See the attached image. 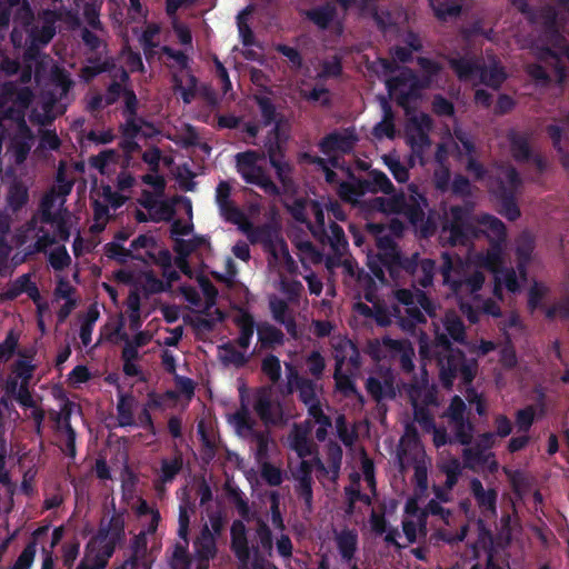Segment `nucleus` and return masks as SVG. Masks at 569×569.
Returning <instances> with one entry per match:
<instances>
[{
	"label": "nucleus",
	"instance_id": "obj_21",
	"mask_svg": "<svg viewBox=\"0 0 569 569\" xmlns=\"http://www.w3.org/2000/svg\"><path fill=\"white\" fill-rule=\"evenodd\" d=\"M127 199L128 196L117 194V192H113L110 187H103L101 196L94 199L93 202L94 223L92 224L91 229L93 231L102 230L109 219L108 207L111 206L116 209L120 207Z\"/></svg>",
	"mask_w": 569,
	"mask_h": 569
},
{
	"label": "nucleus",
	"instance_id": "obj_11",
	"mask_svg": "<svg viewBox=\"0 0 569 569\" xmlns=\"http://www.w3.org/2000/svg\"><path fill=\"white\" fill-rule=\"evenodd\" d=\"M261 114L267 123L274 122L271 137L264 143L271 166L277 170L279 179L284 183L288 177L289 167L279 158L282 144L289 138L290 126L287 119L276 113L270 93H262L256 97Z\"/></svg>",
	"mask_w": 569,
	"mask_h": 569
},
{
	"label": "nucleus",
	"instance_id": "obj_19",
	"mask_svg": "<svg viewBox=\"0 0 569 569\" xmlns=\"http://www.w3.org/2000/svg\"><path fill=\"white\" fill-rule=\"evenodd\" d=\"M191 230L192 224L189 221H176L172 224V233L177 237L176 249L179 253V257L176 259V264L186 274H190V270L187 267L184 257L191 253L197 247L206 244V239L203 238H189Z\"/></svg>",
	"mask_w": 569,
	"mask_h": 569
},
{
	"label": "nucleus",
	"instance_id": "obj_28",
	"mask_svg": "<svg viewBox=\"0 0 569 569\" xmlns=\"http://www.w3.org/2000/svg\"><path fill=\"white\" fill-rule=\"evenodd\" d=\"M453 150H457L460 157H462L463 154L469 157L472 151V143L469 137L460 129L455 130V139L452 137H449L448 141H443L441 143L437 152L438 160L442 161L445 157L443 154L451 152Z\"/></svg>",
	"mask_w": 569,
	"mask_h": 569
},
{
	"label": "nucleus",
	"instance_id": "obj_23",
	"mask_svg": "<svg viewBox=\"0 0 569 569\" xmlns=\"http://www.w3.org/2000/svg\"><path fill=\"white\" fill-rule=\"evenodd\" d=\"M489 188L501 198H506L519 184L520 180L512 168H495L490 171Z\"/></svg>",
	"mask_w": 569,
	"mask_h": 569
},
{
	"label": "nucleus",
	"instance_id": "obj_43",
	"mask_svg": "<svg viewBox=\"0 0 569 569\" xmlns=\"http://www.w3.org/2000/svg\"><path fill=\"white\" fill-rule=\"evenodd\" d=\"M307 16L319 28L325 29L333 20L335 9L331 6L326 4V6L309 10L307 12Z\"/></svg>",
	"mask_w": 569,
	"mask_h": 569
},
{
	"label": "nucleus",
	"instance_id": "obj_27",
	"mask_svg": "<svg viewBox=\"0 0 569 569\" xmlns=\"http://www.w3.org/2000/svg\"><path fill=\"white\" fill-rule=\"evenodd\" d=\"M211 526L212 531L208 527H204L201 536L194 542L196 552L203 560H209L216 553L214 535L220 531V519H213Z\"/></svg>",
	"mask_w": 569,
	"mask_h": 569
},
{
	"label": "nucleus",
	"instance_id": "obj_18",
	"mask_svg": "<svg viewBox=\"0 0 569 569\" xmlns=\"http://www.w3.org/2000/svg\"><path fill=\"white\" fill-rule=\"evenodd\" d=\"M397 299L399 301V306L396 308L397 317L402 318V315L406 313L408 316L409 321H423V312L431 315V302L427 299V297L417 290L416 292H411L409 290H399L397 291Z\"/></svg>",
	"mask_w": 569,
	"mask_h": 569
},
{
	"label": "nucleus",
	"instance_id": "obj_12",
	"mask_svg": "<svg viewBox=\"0 0 569 569\" xmlns=\"http://www.w3.org/2000/svg\"><path fill=\"white\" fill-rule=\"evenodd\" d=\"M410 203H405L403 198H376L372 207L385 213H403L415 227L416 231L421 236L427 237L435 229L433 222L428 217L425 220L423 207H426L425 199L410 187Z\"/></svg>",
	"mask_w": 569,
	"mask_h": 569
},
{
	"label": "nucleus",
	"instance_id": "obj_62",
	"mask_svg": "<svg viewBox=\"0 0 569 569\" xmlns=\"http://www.w3.org/2000/svg\"><path fill=\"white\" fill-rule=\"evenodd\" d=\"M101 31L102 30H99V32ZM97 32L98 30H89L87 28L82 30L83 42L90 50L93 51H99L100 48H102V41Z\"/></svg>",
	"mask_w": 569,
	"mask_h": 569
},
{
	"label": "nucleus",
	"instance_id": "obj_9",
	"mask_svg": "<svg viewBox=\"0 0 569 569\" xmlns=\"http://www.w3.org/2000/svg\"><path fill=\"white\" fill-rule=\"evenodd\" d=\"M476 222L480 227V232L485 233L491 242L505 238V226L499 219L486 214L476 220L468 209L452 208L450 224L443 227L441 239L453 246L465 244L477 234Z\"/></svg>",
	"mask_w": 569,
	"mask_h": 569
},
{
	"label": "nucleus",
	"instance_id": "obj_52",
	"mask_svg": "<svg viewBox=\"0 0 569 569\" xmlns=\"http://www.w3.org/2000/svg\"><path fill=\"white\" fill-rule=\"evenodd\" d=\"M270 307H271V310H272V313H273V317L286 325L287 327V330L291 333V335H296V331H295V326L292 323V321L290 320H287L286 317H284V313H286V303L282 301V300H279V299H271L270 300Z\"/></svg>",
	"mask_w": 569,
	"mask_h": 569
},
{
	"label": "nucleus",
	"instance_id": "obj_57",
	"mask_svg": "<svg viewBox=\"0 0 569 569\" xmlns=\"http://www.w3.org/2000/svg\"><path fill=\"white\" fill-rule=\"evenodd\" d=\"M301 94L308 100L321 106L329 102V92L322 87H316L311 91L302 88Z\"/></svg>",
	"mask_w": 569,
	"mask_h": 569
},
{
	"label": "nucleus",
	"instance_id": "obj_29",
	"mask_svg": "<svg viewBox=\"0 0 569 569\" xmlns=\"http://www.w3.org/2000/svg\"><path fill=\"white\" fill-rule=\"evenodd\" d=\"M256 410L267 423L277 422L281 419L282 411L278 403L271 399V391L262 390L257 396Z\"/></svg>",
	"mask_w": 569,
	"mask_h": 569
},
{
	"label": "nucleus",
	"instance_id": "obj_42",
	"mask_svg": "<svg viewBox=\"0 0 569 569\" xmlns=\"http://www.w3.org/2000/svg\"><path fill=\"white\" fill-rule=\"evenodd\" d=\"M373 134L377 139L393 138L395 126L392 122V114L387 102H383V118L373 128Z\"/></svg>",
	"mask_w": 569,
	"mask_h": 569
},
{
	"label": "nucleus",
	"instance_id": "obj_56",
	"mask_svg": "<svg viewBox=\"0 0 569 569\" xmlns=\"http://www.w3.org/2000/svg\"><path fill=\"white\" fill-rule=\"evenodd\" d=\"M36 555L34 545H29L19 556L11 569H30Z\"/></svg>",
	"mask_w": 569,
	"mask_h": 569
},
{
	"label": "nucleus",
	"instance_id": "obj_30",
	"mask_svg": "<svg viewBox=\"0 0 569 569\" xmlns=\"http://www.w3.org/2000/svg\"><path fill=\"white\" fill-rule=\"evenodd\" d=\"M418 510L417 500H408L406 505L407 517L403 520V532L409 542H413L422 530V513H419Z\"/></svg>",
	"mask_w": 569,
	"mask_h": 569
},
{
	"label": "nucleus",
	"instance_id": "obj_22",
	"mask_svg": "<svg viewBox=\"0 0 569 569\" xmlns=\"http://www.w3.org/2000/svg\"><path fill=\"white\" fill-rule=\"evenodd\" d=\"M409 396L415 410V420L418 421L423 428L430 429L431 422L421 406L431 405L435 402L433 389L429 387L426 380H422L419 386H411Z\"/></svg>",
	"mask_w": 569,
	"mask_h": 569
},
{
	"label": "nucleus",
	"instance_id": "obj_6",
	"mask_svg": "<svg viewBox=\"0 0 569 569\" xmlns=\"http://www.w3.org/2000/svg\"><path fill=\"white\" fill-rule=\"evenodd\" d=\"M383 81L390 97L405 108L408 116L407 140L412 150L420 154L426 147H429L427 132L430 128V119L426 113L416 112L410 108L411 101H416L419 96L416 73H400Z\"/></svg>",
	"mask_w": 569,
	"mask_h": 569
},
{
	"label": "nucleus",
	"instance_id": "obj_53",
	"mask_svg": "<svg viewBox=\"0 0 569 569\" xmlns=\"http://www.w3.org/2000/svg\"><path fill=\"white\" fill-rule=\"evenodd\" d=\"M385 164L390 169L395 179L399 182H405L408 179L407 169L400 163L395 156H383Z\"/></svg>",
	"mask_w": 569,
	"mask_h": 569
},
{
	"label": "nucleus",
	"instance_id": "obj_16",
	"mask_svg": "<svg viewBox=\"0 0 569 569\" xmlns=\"http://www.w3.org/2000/svg\"><path fill=\"white\" fill-rule=\"evenodd\" d=\"M237 170L248 183L262 188L266 192L274 193L276 186L267 177L263 168L264 157L254 151L237 154Z\"/></svg>",
	"mask_w": 569,
	"mask_h": 569
},
{
	"label": "nucleus",
	"instance_id": "obj_13",
	"mask_svg": "<svg viewBox=\"0 0 569 569\" xmlns=\"http://www.w3.org/2000/svg\"><path fill=\"white\" fill-rule=\"evenodd\" d=\"M199 284L201 293L204 297L203 302H201L200 293L197 290L182 288L181 291L186 300L190 303L192 310L198 313L197 325L199 327L209 328L214 323V321L221 320L222 317L217 309H213L216 297L214 288L203 279H199Z\"/></svg>",
	"mask_w": 569,
	"mask_h": 569
},
{
	"label": "nucleus",
	"instance_id": "obj_32",
	"mask_svg": "<svg viewBox=\"0 0 569 569\" xmlns=\"http://www.w3.org/2000/svg\"><path fill=\"white\" fill-rule=\"evenodd\" d=\"M71 286L68 282L60 279L56 288L53 303L56 305V308H59V319L61 321L68 317V315L70 313L71 309L74 306V301L71 298Z\"/></svg>",
	"mask_w": 569,
	"mask_h": 569
},
{
	"label": "nucleus",
	"instance_id": "obj_63",
	"mask_svg": "<svg viewBox=\"0 0 569 569\" xmlns=\"http://www.w3.org/2000/svg\"><path fill=\"white\" fill-rule=\"evenodd\" d=\"M262 369L264 371V373L271 379V380H277L279 377H280V371H281V368H280V362L279 360L273 357V356H270V357H267L264 360H263V363H262Z\"/></svg>",
	"mask_w": 569,
	"mask_h": 569
},
{
	"label": "nucleus",
	"instance_id": "obj_46",
	"mask_svg": "<svg viewBox=\"0 0 569 569\" xmlns=\"http://www.w3.org/2000/svg\"><path fill=\"white\" fill-rule=\"evenodd\" d=\"M471 489L481 507L493 510L496 493L492 490H485L481 482L477 479L471 481Z\"/></svg>",
	"mask_w": 569,
	"mask_h": 569
},
{
	"label": "nucleus",
	"instance_id": "obj_41",
	"mask_svg": "<svg viewBox=\"0 0 569 569\" xmlns=\"http://www.w3.org/2000/svg\"><path fill=\"white\" fill-rule=\"evenodd\" d=\"M160 32V28L156 23H148L139 34V42L143 48L146 56L153 52V49L158 47L157 37Z\"/></svg>",
	"mask_w": 569,
	"mask_h": 569
},
{
	"label": "nucleus",
	"instance_id": "obj_17",
	"mask_svg": "<svg viewBox=\"0 0 569 569\" xmlns=\"http://www.w3.org/2000/svg\"><path fill=\"white\" fill-rule=\"evenodd\" d=\"M64 198L60 194H47L42 201V214L44 219L57 229L58 237L67 240L76 224V219L67 210H63Z\"/></svg>",
	"mask_w": 569,
	"mask_h": 569
},
{
	"label": "nucleus",
	"instance_id": "obj_4",
	"mask_svg": "<svg viewBox=\"0 0 569 569\" xmlns=\"http://www.w3.org/2000/svg\"><path fill=\"white\" fill-rule=\"evenodd\" d=\"M230 184L224 181L220 182L216 189V202L224 219L238 224L252 242H261L263 244L266 251L270 254L269 264L272 268H276L279 272H292L295 262L278 232L271 228L251 231L244 214L230 201Z\"/></svg>",
	"mask_w": 569,
	"mask_h": 569
},
{
	"label": "nucleus",
	"instance_id": "obj_7",
	"mask_svg": "<svg viewBox=\"0 0 569 569\" xmlns=\"http://www.w3.org/2000/svg\"><path fill=\"white\" fill-rule=\"evenodd\" d=\"M13 13V21L27 28L31 47H41L50 42L56 34V23L61 14L57 10H43L37 22L30 26L33 18L27 0H0V28H8Z\"/></svg>",
	"mask_w": 569,
	"mask_h": 569
},
{
	"label": "nucleus",
	"instance_id": "obj_54",
	"mask_svg": "<svg viewBox=\"0 0 569 569\" xmlns=\"http://www.w3.org/2000/svg\"><path fill=\"white\" fill-rule=\"evenodd\" d=\"M136 511L139 516H144L150 519L148 532L151 533L156 530L160 516L157 511L150 509L146 501L138 499L134 506Z\"/></svg>",
	"mask_w": 569,
	"mask_h": 569
},
{
	"label": "nucleus",
	"instance_id": "obj_37",
	"mask_svg": "<svg viewBox=\"0 0 569 569\" xmlns=\"http://www.w3.org/2000/svg\"><path fill=\"white\" fill-rule=\"evenodd\" d=\"M232 547L239 560L246 562L249 557L247 547L246 528L241 521H234L231 527Z\"/></svg>",
	"mask_w": 569,
	"mask_h": 569
},
{
	"label": "nucleus",
	"instance_id": "obj_39",
	"mask_svg": "<svg viewBox=\"0 0 569 569\" xmlns=\"http://www.w3.org/2000/svg\"><path fill=\"white\" fill-rule=\"evenodd\" d=\"M91 163L101 174L107 176L116 172L119 167L118 156L112 150L103 151L99 156L92 158Z\"/></svg>",
	"mask_w": 569,
	"mask_h": 569
},
{
	"label": "nucleus",
	"instance_id": "obj_45",
	"mask_svg": "<svg viewBox=\"0 0 569 569\" xmlns=\"http://www.w3.org/2000/svg\"><path fill=\"white\" fill-rule=\"evenodd\" d=\"M229 422L236 432L241 437H248L251 433V421L247 409H241L229 417Z\"/></svg>",
	"mask_w": 569,
	"mask_h": 569
},
{
	"label": "nucleus",
	"instance_id": "obj_60",
	"mask_svg": "<svg viewBox=\"0 0 569 569\" xmlns=\"http://www.w3.org/2000/svg\"><path fill=\"white\" fill-rule=\"evenodd\" d=\"M535 411L532 408H526L518 411L516 425L519 431H527L533 422Z\"/></svg>",
	"mask_w": 569,
	"mask_h": 569
},
{
	"label": "nucleus",
	"instance_id": "obj_10",
	"mask_svg": "<svg viewBox=\"0 0 569 569\" xmlns=\"http://www.w3.org/2000/svg\"><path fill=\"white\" fill-rule=\"evenodd\" d=\"M123 513L113 511L103 518L100 530L87 545L84 557L77 569H103L123 535Z\"/></svg>",
	"mask_w": 569,
	"mask_h": 569
},
{
	"label": "nucleus",
	"instance_id": "obj_15",
	"mask_svg": "<svg viewBox=\"0 0 569 569\" xmlns=\"http://www.w3.org/2000/svg\"><path fill=\"white\" fill-rule=\"evenodd\" d=\"M300 399L307 406L310 420H308V427H316V435L319 440H323L327 435L328 428L331 423L327 416L322 412L321 406V389L310 381L301 380L299 386Z\"/></svg>",
	"mask_w": 569,
	"mask_h": 569
},
{
	"label": "nucleus",
	"instance_id": "obj_64",
	"mask_svg": "<svg viewBox=\"0 0 569 569\" xmlns=\"http://www.w3.org/2000/svg\"><path fill=\"white\" fill-rule=\"evenodd\" d=\"M547 291L548 288L545 284L535 282L529 290V307L531 309L537 308Z\"/></svg>",
	"mask_w": 569,
	"mask_h": 569
},
{
	"label": "nucleus",
	"instance_id": "obj_38",
	"mask_svg": "<svg viewBox=\"0 0 569 569\" xmlns=\"http://www.w3.org/2000/svg\"><path fill=\"white\" fill-rule=\"evenodd\" d=\"M117 409L119 426L127 427L136 423L133 413L138 409V403L133 398L121 396Z\"/></svg>",
	"mask_w": 569,
	"mask_h": 569
},
{
	"label": "nucleus",
	"instance_id": "obj_44",
	"mask_svg": "<svg viewBox=\"0 0 569 569\" xmlns=\"http://www.w3.org/2000/svg\"><path fill=\"white\" fill-rule=\"evenodd\" d=\"M168 138L184 147L193 146L198 141L197 132L188 124H181L180 128H176V131L169 133Z\"/></svg>",
	"mask_w": 569,
	"mask_h": 569
},
{
	"label": "nucleus",
	"instance_id": "obj_35",
	"mask_svg": "<svg viewBox=\"0 0 569 569\" xmlns=\"http://www.w3.org/2000/svg\"><path fill=\"white\" fill-rule=\"evenodd\" d=\"M162 273L167 279V284L157 279L151 272H143L138 279L139 284L147 292L163 291L167 289V286H169L176 279V272L169 270L168 268H163Z\"/></svg>",
	"mask_w": 569,
	"mask_h": 569
},
{
	"label": "nucleus",
	"instance_id": "obj_3",
	"mask_svg": "<svg viewBox=\"0 0 569 569\" xmlns=\"http://www.w3.org/2000/svg\"><path fill=\"white\" fill-rule=\"evenodd\" d=\"M511 2L531 23L541 28V48L537 47L541 57L569 63V0H557V9L548 4L539 12H533L527 0Z\"/></svg>",
	"mask_w": 569,
	"mask_h": 569
},
{
	"label": "nucleus",
	"instance_id": "obj_40",
	"mask_svg": "<svg viewBox=\"0 0 569 569\" xmlns=\"http://www.w3.org/2000/svg\"><path fill=\"white\" fill-rule=\"evenodd\" d=\"M176 88L180 91L184 102H189L197 93V83L192 73H176Z\"/></svg>",
	"mask_w": 569,
	"mask_h": 569
},
{
	"label": "nucleus",
	"instance_id": "obj_34",
	"mask_svg": "<svg viewBox=\"0 0 569 569\" xmlns=\"http://www.w3.org/2000/svg\"><path fill=\"white\" fill-rule=\"evenodd\" d=\"M143 182L153 188L154 194H149L148 192H144L140 202L144 208L153 210L157 208L159 203L158 198L161 196L162 190L164 188V180L161 176L157 173H150L143 176Z\"/></svg>",
	"mask_w": 569,
	"mask_h": 569
},
{
	"label": "nucleus",
	"instance_id": "obj_20",
	"mask_svg": "<svg viewBox=\"0 0 569 569\" xmlns=\"http://www.w3.org/2000/svg\"><path fill=\"white\" fill-rule=\"evenodd\" d=\"M449 66L453 71H503L499 60L491 53L479 58L467 52L462 57L449 59Z\"/></svg>",
	"mask_w": 569,
	"mask_h": 569
},
{
	"label": "nucleus",
	"instance_id": "obj_26",
	"mask_svg": "<svg viewBox=\"0 0 569 569\" xmlns=\"http://www.w3.org/2000/svg\"><path fill=\"white\" fill-rule=\"evenodd\" d=\"M253 11L252 6H248L237 16V26L239 36L241 38L242 44L246 48L243 51V56L249 60H256L259 57V53L252 48L254 44L253 33L247 23V18Z\"/></svg>",
	"mask_w": 569,
	"mask_h": 569
},
{
	"label": "nucleus",
	"instance_id": "obj_47",
	"mask_svg": "<svg viewBox=\"0 0 569 569\" xmlns=\"http://www.w3.org/2000/svg\"><path fill=\"white\" fill-rule=\"evenodd\" d=\"M430 3L437 18L442 21L457 17L461 11V7L457 3L439 2L436 4L435 0H430Z\"/></svg>",
	"mask_w": 569,
	"mask_h": 569
},
{
	"label": "nucleus",
	"instance_id": "obj_50",
	"mask_svg": "<svg viewBox=\"0 0 569 569\" xmlns=\"http://www.w3.org/2000/svg\"><path fill=\"white\" fill-rule=\"evenodd\" d=\"M193 512L190 503L188 501H182L179 507V528L178 535L184 542H187L188 527L190 521V516Z\"/></svg>",
	"mask_w": 569,
	"mask_h": 569
},
{
	"label": "nucleus",
	"instance_id": "obj_59",
	"mask_svg": "<svg viewBox=\"0 0 569 569\" xmlns=\"http://www.w3.org/2000/svg\"><path fill=\"white\" fill-rule=\"evenodd\" d=\"M442 469L447 475L446 486L451 489L457 482L458 475L460 473V463L458 460H450L442 465Z\"/></svg>",
	"mask_w": 569,
	"mask_h": 569
},
{
	"label": "nucleus",
	"instance_id": "obj_2",
	"mask_svg": "<svg viewBox=\"0 0 569 569\" xmlns=\"http://www.w3.org/2000/svg\"><path fill=\"white\" fill-rule=\"evenodd\" d=\"M357 141L352 131H346L339 134H331L321 143L322 152L328 156V162L338 171L331 170L325 159H313L319 168L325 172L326 180L329 183H339V194L347 201L352 203L360 202V198L367 192H388L391 183L388 178L380 172L372 174V182L355 180L350 176L349 170L338 167L337 154L349 152Z\"/></svg>",
	"mask_w": 569,
	"mask_h": 569
},
{
	"label": "nucleus",
	"instance_id": "obj_8",
	"mask_svg": "<svg viewBox=\"0 0 569 569\" xmlns=\"http://www.w3.org/2000/svg\"><path fill=\"white\" fill-rule=\"evenodd\" d=\"M307 435V430L296 428L289 441L290 447L300 458V469L298 471L300 489L306 502L309 503L311 499L310 473L315 470L320 480L328 479L333 482L339 473L342 453L340 448H333L331 461L326 468L319 460L312 458V445Z\"/></svg>",
	"mask_w": 569,
	"mask_h": 569
},
{
	"label": "nucleus",
	"instance_id": "obj_31",
	"mask_svg": "<svg viewBox=\"0 0 569 569\" xmlns=\"http://www.w3.org/2000/svg\"><path fill=\"white\" fill-rule=\"evenodd\" d=\"M368 391L378 400L395 396L396 388L393 376L390 371H386L379 377H370L367 382Z\"/></svg>",
	"mask_w": 569,
	"mask_h": 569
},
{
	"label": "nucleus",
	"instance_id": "obj_49",
	"mask_svg": "<svg viewBox=\"0 0 569 569\" xmlns=\"http://www.w3.org/2000/svg\"><path fill=\"white\" fill-rule=\"evenodd\" d=\"M240 337L238 343L241 349L246 350L249 347L250 339L253 335V321L248 315H242L240 322Z\"/></svg>",
	"mask_w": 569,
	"mask_h": 569
},
{
	"label": "nucleus",
	"instance_id": "obj_55",
	"mask_svg": "<svg viewBox=\"0 0 569 569\" xmlns=\"http://www.w3.org/2000/svg\"><path fill=\"white\" fill-rule=\"evenodd\" d=\"M533 249L532 238L528 234L520 237L516 244V252L520 262H523L530 258Z\"/></svg>",
	"mask_w": 569,
	"mask_h": 569
},
{
	"label": "nucleus",
	"instance_id": "obj_5",
	"mask_svg": "<svg viewBox=\"0 0 569 569\" xmlns=\"http://www.w3.org/2000/svg\"><path fill=\"white\" fill-rule=\"evenodd\" d=\"M435 353L440 367V377L446 386L452 385V379L460 376L468 383L477 372L476 360H466L459 351L450 348V340L461 341L465 336L463 325L455 313H448L442 328L436 330Z\"/></svg>",
	"mask_w": 569,
	"mask_h": 569
},
{
	"label": "nucleus",
	"instance_id": "obj_48",
	"mask_svg": "<svg viewBox=\"0 0 569 569\" xmlns=\"http://www.w3.org/2000/svg\"><path fill=\"white\" fill-rule=\"evenodd\" d=\"M338 547L343 558H351L357 543V536L351 531L341 532L338 536Z\"/></svg>",
	"mask_w": 569,
	"mask_h": 569
},
{
	"label": "nucleus",
	"instance_id": "obj_61",
	"mask_svg": "<svg viewBox=\"0 0 569 569\" xmlns=\"http://www.w3.org/2000/svg\"><path fill=\"white\" fill-rule=\"evenodd\" d=\"M417 270H420L422 272V278L420 279V284L422 287H427V286L431 284L433 273H435L433 261H431L429 259L421 260V262L417 267Z\"/></svg>",
	"mask_w": 569,
	"mask_h": 569
},
{
	"label": "nucleus",
	"instance_id": "obj_58",
	"mask_svg": "<svg viewBox=\"0 0 569 569\" xmlns=\"http://www.w3.org/2000/svg\"><path fill=\"white\" fill-rule=\"evenodd\" d=\"M8 201L12 209H18L27 201V189L20 184L13 186L10 189Z\"/></svg>",
	"mask_w": 569,
	"mask_h": 569
},
{
	"label": "nucleus",
	"instance_id": "obj_25",
	"mask_svg": "<svg viewBox=\"0 0 569 569\" xmlns=\"http://www.w3.org/2000/svg\"><path fill=\"white\" fill-rule=\"evenodd\" d=\"M381 351L389 353L390 357H399L405 370L412 369V357L415 355L412 347L407 341L383 339L380 343Z\"/></svg>",
	"mask_w": 569,
	"mask_h": 569
},
{
	"label": "nucleus",
	"instance_id": "obj_33",
	"mask_svg": "<svg viewBox=\"0 0 569 569\" xmlns=\"http://www.w3.org/2000/svg\"><path fill=\"white\" fill-rule=\"evenodd\" d=\"M14 126L18 129V136L14 138L11 148L14 152L16 161L21 162L30 150L31 146L29 141L31 140V136L24 121L20 118L17 119Z\"/></svg>",
	"mask_w": 569,
	"mask_h": 569
},
{
	"label": "nucleus",
	"instance_id": "obj_14",
	"mask_svg": "<svg viewBox=\"0 0 569 569\" xmlns=\"http://www.w3.org/2000/svg\"><path fill=\"white\" fill-rule=\"evenodd\" d=\"M286 206L290 209L293 217L298 221H306L309 213L316 218L317 227L312 229L315 236H322L325 230V211L331 212L332 216L338 220H343L345 214L338 203L327 201L323 203L317 201H305L299 200L295 203L286 201Z\"/></svg>",
	"mask_w": 569,
	"mask_h": 569
},
{
	"label": "nucleus",
	"instance_id": "obj_36",
	"mask_svg": "<svg viewBox=\"0 0 569 569\" xmlns=\"http://www.w3.org/2000/svg\"><path fill=\"white\" fill-rule=\"evenodd\" d=\"M52 76L53 77H52L51 81H52V84L54 88H53V91L51 92V98L46 102V107H44L46 110H44L43 117L42 118L37 117L38 121H40V122H43L52 117L50 104L53 101H56L57 99L62 98L69 89L64 73H52Z\"/></svg>",
	"mask_w": 569,
	"mask_h": 569
},
{
	"label": "nucleus",
	"instance_id": "obj_1",
	"mask_svg": "<svg viewBox=\"0 0 569 569\" xmlns=\"http://www.w3.org/2000/svg\"><path fill=\"white\" fill-rule=\"evenodd\" d=\"M442 269L445 283L450 287L457 297L460 308L471 322L478 320V313L482 310L491 316H499L498 309L490 303L480 301L477 291L483 283V276L480 269H487L493 274L495 295L500 297L502 288L509 292H516L520 284L513 270L502 268L503 253L499 246L493 244L485 256H479L466 263L453 261L445 254Z\"/></svg>",
	"mask_w": 569,
	"mask_h": 569
},
{
	"label": "nucleus",
	"instance_id": "obj_51",
	"mask_svg": "<svg viewBox=\"0 0 569 569\" xmlns=\"http://www.w3.org/2000/svg\"><path fill=\"white\" fill-rule=\"evenodd\" d=\"M49 262L56 270H61L70 263V256L62 246H57L49 251Z\"/></svg>",
	"mask_w": 569,
	"mask_h": 569
},
{
	"label": "nucleus",
	"instance_id": "obj_24",
	"mask_svg": "<svg viewBox=\"0 0 569 569\" xmlns=\"http://www.w3.org/2000/svg\"><path fill=\"white\" fill-rule=\"evenodd\" d=\"M465 409V402L459 397H455L451 401L448 411V416L450 418L451 423L453 425L456 436L461 443L469 442L472 429L471 425L468 421L463 420Z\"/></svg>",
	"mask_w": 569,
	"mask_h": 569
}]
</instances>
